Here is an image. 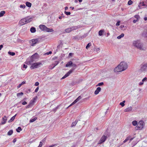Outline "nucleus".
Segmentation results:
<instances>
[{"label":"nucleus","mask_w":147,"mask_h":147,"mask_svg":"<svg viewBox=\"0 0 147 147\" xmlns=\"http://www.w3.org/2000/svg\"><path fill=\"white\" fill-rule=\"evenodd\" d=\"M118 67H120V70L122 71L127 68V65L125 62H122L118 65Z\"/></svg>","instance_id":"obj_1"},{"label":"nucleus","mask_w":147,"mask_h":147,"mask_svg":"<svg viewBox=\"0 0 147 147\" xmlns=\"http://www.w3.org/2000/svg\"><path fill=\"white\" fill-rule=\"evenodd\" d=\"M133 45L140 49H142L143 45L138 40L134 41L133 43Z\"/></svg>","instance_id":"obj_2"},{"label":"nucleus","mask_w":147,"mask_h":147,"mask_svg":"<svg viewBox=\"0 0 147 147\" xmlns=\"http://www.w3.org/2000/svg\"><path fill=\"white\" fill-rule=\"evenodd\" d=\"M41 39L40 38H36L33 39L30 41V43L32 46H34L36 44L40 42Z\"/></svg>","instance_id":"obj_3"},{"label":"nucleus","mask_w":147,"mask_h":147,"mask_svg":"<svg viewBox=\"0 0 147 147\" xmlns=\"http://www.w3.org/2000/svg\"><path fill=\"white\" fill-rule=\"evenodd\" d=\"M40 65H42V63L41 62L34 63L31 64L30 67V68L31 69L37 68L40 67Z\"/></svg>","instance_id":"obj_4"},{"label":"nucleus","mask_w":147,"mask_h":147,"mask_svg":"<svg viewBox=\"0 0 147 147\" xmlns=\"http://www.w3.org/2000/svg\"><path fill=\"white\" fill-rule=\"evenodd\" d=\"M78 28L77 26H73L70 28H68L65 29L64 33H69L71 31L76 30Z\"/></svg>","instance_id":"obj_5"},{"label":"nucleus","mask_w":147,"mask_h":147,"mask_svg":"<svg viewBox=\"0 0 147 147\" xmlns=\"http://www.w3.org/2000/svg\"><path fill=\"white\" fill-rule=\"evenodd\" d=\"M107 138V136L104 135L101 137L100 140L99 141L98 144H101L105 142Z\"/></svg>","instance_id":"obj_6"},{"label":"nucleus","mask_w":147,"mask_h":147,"mask_svg":"<svg viewBox=\"0 0 147 147\" xmlns=\"http://www.w3.org/2000/svg\"><path fill=\"white\" fill-rule=\"evenodd\" d=\"M75 68H73V69H70L66 74H65V75L63 76L61 79H65L67 77H68L69 76L70 74L74 70Z\"/></svg>","instance_id":"obj_7"},{"label":"nucleus","mask_w":147,"mask_h":147,"mask_svg":"<svg viewBox=\"0 0 147 147\" xmlns=\"http://www.w3.org/2000/svg\"><path fill=\"white\" fill-rule=\"evenodd\" d=\"M26 24L27 23L26 22V19L25 18L20 20L19 22V24L20 26H23Z\"/></svg>","instance_id":"obj_8"},{"label":"nucleus","mask_w":147,"mask_h":147,"mask_svg":"<svg viewBox=\"0 0 147 147\" xmlns=\"http://www.w3.org/2000/svg\"><path fill=\"white\" fill-rule=\"evenodd\" d=\"M145 30L142 33V36L144 37H147V25L145 26L144 28Z\"/></svg>","instance_id":"obj_9"},{"label":"nucleus","mask_w":147,"mask_h":147,"mask_svg":"<svg viewBox=\"0 0 147 147\" xmlns=\"http://www.w3.org/2000/svg\"><path fill=\"white\" fill-rule=\"evenodd\" d=\"M146 2V3H144V1H143L142 2H140V3L139 5L138 6L140 9L142 8L141 7V6H146V7L147 8V7H146V2Z\"/></svg>","instance_id":"obj_10"},{"label":"nucleus","mask_w":147,"mask_h":147,"mask_svg":"<svg viewBox=\"0 0 147 147\" xmlns=\"http://www.w3.org/2000/svg\"><path fill=\"white\" fill-rule=\"evenodd\" d=\"M138 124V125L141 126V127H142V129H143L145 125V123L143 121L141 120L139 121Z\"/></svg>","instance_id":"obj_11"},{"label":"nucleus","mask_w":147,"mask_h":147,"mask_svg":"<svg viewBox=\"0 0 147 147\" xmlns=\"http://www.w3.org/2000/svg\"><path fill=\"white\" fill-rule=\"evenodd\" d=\"M40 28L42 30L45 31L47 27L44 25H40L39 26Z\"/></svg>","instance_id":"obj_12"},{"label":"nucleus","mask_w":147,"mask_h":147,"mask_svg":"<svg viewBox=\"0 0 147 147\" xmlns=\"http://www.w3.org/2000/svg\"><path fill=\"white\" fill-rule=\"evenodd\" d=\"M31 58H33L35 60L36 59H38L39 57L37 53H35L34 55L31 56Z\"/></svg>","instance_id":"obj_13"},{"label":"nucleus","mask_w":147,"mask_h":147,"mask_svg":"<svg viewBox=\"0 0 147 147\" xmlns=\"http://www.w3.org/2000/svg\"><path fill=\"white\" fill-rule=\"evenodd\" d=\"M7 120L6 117L5 116L2 118V121L1 124V125L5 124L6 123Z\"/></svg>","instance_id":"obj_14"},{"label":"nucleus","mask_w":147,"mask_h":147,"mask_svg":"<svg viewBox=\"0 0 147 147\" xmlns=\"http://www.w3.org/2000/svg\"><path fill=\"white\" fill-rule=\"evenodd\" d=\"M25 18L26 19V22L27 24L31 22L32 19V18L29 17H27Z\"/></svg>","instance_id":"obj_15"},{"label":"nucleus","mask_w":147,"mask_h":147,"mask_svg":"<svg viewBox=\"0 0 147 147\" xmlns=\"http://www.w3.org/2000/svg\"><path fill=\"white\" fill-rule=\"evenodd\" d=\"M131 137L130 136H129L128 137H127L123 141V143H125L129 140H130V141H131V140H132L134 138H131Z\"/></svg>","instance_id":"obj_16"},{"label":"nucleus","mask_w":147,"mask_h":147,"mask_svg":"<svg viewBox=\"0 0 147 147\" xmlns=\"http://www.w3.org/2000/svg\"><path fill=\"white\" fill-rule=\"evenodd\" d=\"M72 64L73 62L71 61H70L67 63L66 65L65 66L67 67H70L72 66Z\"/></svg>","instance_id":"obj_17"},{"label":"nucleus","mask_w":147,"mask_h":147,"mask_svg":"<svg viewBox=\"0 0 147 147\" xmlns=\"http://www.w3.org/2000/svg\"><path fill=\"white\" fill-rule=\"evenodd\" d=\"M101 88L100 87H98L94 92V94L96 95L98 94L99 92L101 91Z\"/></svg>","instance_id":"obj_18"},{"label":"nucleus","mask_w":147,"mask_h":147,"mask_svg":"<svg viewBox=\"0 0 147 147\" xmlns=\"http://www.w3.org/2000/svg\"><path fill=\"white\" fill-rule=\"evenodd\" d=\"M147 67L146 63L142 65V66L141 67V69L142 71H145L146 70Z\"/></svg>","instance_id":"obj_19"},{"label":"nucleus","mask_w":147,"mask_h":147,"mask_svg":"<svg viewBox=\"0 0 147 147\" xmlns=\"http://www.w3.org/2000/svg\"><path fill=\"white\" fill-rule=\"evenodd\" d=\"M132 108L131 107H130L125 109L124 111L125 112H128L131 111L132 110Z\"/></svg>","instance_id":"obj_20"},{"label":"nucleus","mask_w":147,"mask_h":147,"mask_svg":"<svg viewBox=\"0 0 147 147\" xmlns=\"http://www.w3.org/2000/svg\"><path fill=\"white\" fill-rule=\"evenodd\" d=\"M114 71L115 72H119L122 71L120 70V67H118V66L114 69Z\"/></svg>","instance_id":"obj_21"},{"label":"nucleus","mask_w":147,"mask_h":147,"mask_svg":"<svg viewBox=\"0 0 147 147\" xmlns=\"http://www.w3.org/2000/svg\"><path fill=\"white\" fill-rule=\"evenodd\" d=\"M35 60L33 58H31V57L28 63H29V64H31L32 62L34 61Z\"/></svg>","instance_id":"obj_22"},{"label":"nucleus","mask_w":147,"mask_h":147,"mask_svg":"<svg viewBox=\"0 0 147 147\" xmlns=\"http://www.w3.org/2000/svg\"><path fill=\"white\" fill-rule=\"evenodd\" d=\"M54 31L51 28L50 29L49 28L47 27V28L46 29V30L45 31L47 32H53Z\"/></svg>","instance_id":"obj_23"},{"label":"nucleus","mask_w":147,"mask_h":147,"mask_svg":"<svg viewBox=\"0 0 147 147\" xmlns=\"http://www.w3.org/2000/svg\"><path fill=\"white\" fill-rule=\"evenodd\" d=\"M139 125H138V124H137V125L135 127V129L136 130H138V129L139 130H142V127H141V126H140L139 127Z\"/></svg>","instance_id":"obj_24"},{"label":"nucleus","mask_w":147,"mask_h":147,"mask_svg":"<svg viewBox=\"0 0 147 147\" xmlns=\"http://www.w3.org/2000/svg\"><path fill=\"white\" fill-rule=\"evenodd\" d=\"M17 114H16L14 116H13L8 121V122L10 123L12 122L14 120V119H15V117L16 115Z\"/></svg>","instance_id":"obj_25"},{"label":"nucleus","mask_w":147,"mask_h":147,"mask_svg":"<svg viewBox=\"0 0 147 147\" xmlns=\"http://www.w3.org/2000/svg\"><path fill=\"white\" fill-rule=\"evenodd\" d=\"M78 122V120H76L75 121L72 122L71 125V127H73L75 126Z\"/></svg>","instance_id":"obj_26"},{"label":"nucleus","mask_w":147,"mask_h":147,"mask_svg":"<svg viewBox=\"0 0 147 147\" xmlns=\"http://www.w3.org/2000/svg\"><path fill=\"white\" fill-rule=\"evenodd\" d=\"M30 31L32 33H34L36 31V28L34 27H32L30 29Z\"/></svg>","instance_id":"obj_27"},{"label":"nucleus","mask_w":147,"mask_h":147,"mask_svg":"<svg viewBox=\"0 0 147 147\" xmlns=\"http://www.w3.org/2000/svg\"><path fill=\"white\" fill-rule=\"evenodd\" d=\"M82 98V97L81 96H79L74 101V103H76L78 101Z\"/></svg>","instance_id":"obj_28"},{"label":"nucleus","mask_w":147,"mask_h":147,"mask_svg":"<svg viewBox=\"0 0 147 147\" xmlns=\"http://www.w3.org/2000/svg\"><path fill=\"white\" fill-rule=\"evenodd\" d=\"M104 30H100L98 32L99 35L100 36H102L103 35V34L104 32Z\"/></svg>","instance_id":"obj_29"},{"label":"nucleus","mask_w":147,"mask_h":147,"mask_svg":"<svg viewBox=\"0 0 147 147\" xmlns=\"http://www.w3.org/2000/svg\"><path fill=\"white\" fill-rule=\"evenodd\" d=\"M26 4L27 7H30L32 5L31 3H30L28 2H26Z\"/></svg>","instance_id":"obj_30"},{"label":"nucleus","mask_w":147,"mask_h":147,"mask_svg":"<svg viewBox=\"0 0 147 147\" xmlns=\"http://www.w3.org/2000/svg\"><path fill=\"white\" fill-rule=\"evenodd\" d=\"M13 132V130H10L8 132L7 135L8 136H11Z\"/></svg>","instance_id":"obj_31"},{"label":"nucleus","mask_w":147,"mask_h":147,"mask_svg":"<svg viewBox=\"0 0 147 147\" xmlns=\"http://www.w3.org/2000/svg\"><path fill=\"white\" fill-rule=\"evenodd\" d=\"M37 119V117H35L34 118L30 119V123L36 121Z\"/></svg>","instance_id":"obj_32"},{"label":"nucleus","mask_w":147,"mask_h":147,"mask_svg":"<svg viewBox=\"0 0 147 147\" xmlns=\"http://www.w3.org/2000/svg\"><path fill=\"white\" fill-rule=\"evenodd\" d=\"M124 34L123 33H122L121 35L119 36H118L117 37V38L118 39H120L121 38L123 37L124 36Z\"/></svg>","instance_id":"obj_33"},{"label":"nucleus","mask_w":147,"mask_h":147,"mask_svg":"<svg viewBox=\"0 0 147 147\" xmlns=\"http://www.w3.org/2000/svg\"><path fill=\"white\" fill-rule=\"evenodd\" d=\"M132 123L133 125L135 126L138 124V122L136 121H132Z\"/></svg>","instance_id":"obj_34"},{"label":"nucleus","mask_w":147,"mask_h":147,"mask_svg":"<svg viewBox=\"0 0 147 147\" xmlns=\"http://www.w3.org/2000/svg\"><path fill=\"white\" fill-rule=\"evenodd\" d=\"M5 13V11H1L0 12V17L3 16Z\"/></svg>","instance_id":"obj_35"},{"label":"nucleus","mask_w":147,"mask_h":147,"mask_svg":"<svg viewBox=\"0 0 147 147\" xmlns=\"http://www.w3.org/2000/svg\"><path fill=\"white\" fill-rule=\"evenodd\" d=\"M8 54L9 55H11L12 56H14L15 54V53L14 52H10V51H9L8 52Z\"/></svg>","instance_id":"obj_36"},{"label":"nucleus","mask_w":147,"mask_h":147,"mask_svg":"<svg viewBox=\"0 0 147 147\" xmlns=\"http://www.w3.org/2000/svg\"><path fill=\"white\" fill-rule=\"evenodd\" d=\"M22 130L21 127H18V129H16V131L18 132H20V131H22Z\"/></svg>","instance_id":"obj_37"},{"label":"nucleus","mask_w":147,"mask_h":147,"mask_svg":"<svg viewBox=\"0 0 147 147\" xmlns=\"http://www.w3.org/2000/svg\"><path fill=\"white\" fill-rule=\"evenodd\" d=\"M32 105V102H30L29 104L26 107V109L29 108L31 107Z\"/></svg>","instance_id":"obj_38"},{"label":"nucleus","mask_w":147,"mask_h":147,"mask_svg":"<svg viewBox=\"0 0 147 147\" xmlns=\"http://www.w3.org/2000/svg\"><path fill=\"white\" fill-rule=\"evenodd\" d=\"M91 42L89 43L86 45V49H88L89 47L91 46Z\"/></svg>","instance_id":"obj_39"},{"label":"nucleus","mask_w":147,"mask_h":147,"mask_svg":"<svg viewBox=\"0 0 147 147\" xmlns=\"http://www.w3.org/2000/svg\"><path fill=\"white\" fill-rule=\"evenodd\" d=\"M94 51H95L97 53H98L99 52V51L100 50V49L99 48H94Z\"/></svg>","instance_id":"obj_40"},{"label":"nucleus","mask_w":147,"mask_h":147,"mask_svg":"<svg viewBox=\"0 0 147 147\" xmlns=\"http://www.w3.org/2000/svg\"><path fill=\"white\" fill-rule=\"evenodd\" d=\"M54 64H52L49 67V69H51L54 68L55 67H54Z\"/></svg>","instance_id":"obj_41"},{"label":"nucleus","mask_w":147,"mask_h":147,"mask_svg":"<svg viewBox=\"0 0 147 147\" xmlns=\"http://www.w3.org/2000/svg\"><path fill=\"white\" fill-rule=\"evenodd\" d=\"M104 85V83L103 82H101L100 83H99L98 84H97L96 85V86H101Z\"/></svg>","instance_id":"obj_42"},{"label":"nucleus","mask_w":147,"mask_h":147,"mask_svg":"<svg viewBox=\"0 0 147 147\" xmlns=\"http://www.w3.org/2000/svg\"><path fill=\"white\" fill-rule=\"evenodd\" d=\"M72 66L73 67L72 69L74 68H75V70L76 69V68L77 67V66L75 64H74L73 63V64L72 65Z\"/></svg>","instance_id":"obj_43"},{"label":"nucleus","mask_w":147,"mask_h":147,"mask_svg":"<svg viewBox=\"0 0 147 147\" xmlns=\"http://www.w3.org/2000/svg\"><path fill=\"white\" fill-rule=\"evenodd\" d=\"M68 16L70 15L71 14V13L70 12H67L65 11L64 12Z\"/></svg>","instance_id":"obj_44"},{"label":"nucleus","mask_w":147,"mask_h":147,"mask_svg":"<svg viewBox=\"0 0 147 147\" xmlns=\"http://www.w3.org/2000/svg\"><path fill=\"white\" fill-rule=\"evenodd\" d=\"M132 3L133 2L131 0H129L128 2V4L129 5H131Z\"/></svg>","instance_id":"obj_45"},{"label":"nucleus","mask_w":147,"mask_h":147,"mask_svg":"<svg viewBox=\"0 0 147 147\" xmlns=\"http://www.w3.org/2000/svg\"><path fill=\"white\" fill-rule=\"evenodd\" d=\"M23 94H23V92H21L20 93H17V96H20V95H23Z\"/></svg>","instance_id":"obj_46"},{"label":"nucleus","mask_w":147,"mask_h":147,"mask_svg":"<svg viewBox=\"0 0 147 147\" xmlns=\"http://www.w3.org/2000/svg\"><path fill=\"white\" fill-rule=\"evenodd\" d=\"M134 17H135V18H136L137 20H138L139 19L140 16H139V15H135V16H134Z\"/></svg>","instance_id":"obj_47"},{"label":"nucleus","mask_w":147,"mask_h":147,"mask_svg":"<svg viewBox=\"0 0 147 147\" xmlns=\"http://www.w3.org/2000/svg\"><path fill=\"white\" fill-rule=\"evenodd\" d=\"M26 7V5H21L20 6V8H23V9H24Z\"/></svg>","instance_id":"obj_48"},{"label":"nucleus","mask_w":147,"mask_h":147,"mask_svg":"<svg viewBox=\"0 0 147 147\" xmlns=\"http://www.w3.org/2000/svg\"><path fill=\"white\" fill-rule=\"evenodd\" d=\"M59 63V61H56L55 63H53L54 64V67H55L56 65H57Z\"/></svg>","instance_id":"obj_49"},{"label":"nucleus","mask_w":147,"mask_h":147,"mask_svg":"<svg viewBox=\"0 0 147 147\" xmlns=\"http://www.w3.org/2000/svg\"><path fill=\"white\" fill-rule=\"evenodd\" d=\"M147 81V78L145 77L142 80V82H144L145 81Z\"/></svg>","instance_id":"obj_50"},{"label":"nucleus","mask_w":147,"mask_h":147,"mask_svg":"<svg viewBox=\"0 0 147 147\" xmlns=\"http://www.w3.org/2000/svg\"><path fill=\"white\" fill-rule=\"evenodd\" d=\"M52 53V52L51 51H49V52L46 53H45V55H49L50 54H51Z\"/></svg>","instance_id":"obj_51"},{"label":"nucleus","mask_w":147,"mask_h":147,"mask_svg":"<svg viewBox=\"0 0 147 147\" xmlns=\"http://www.w3.org/2000/svg\"><path fill=\"white\" fill-rule=\"evenodd\" d=\"M42 142L41 141L40 142L39 145L38 147H41L42 146Z\"/></svg>","instance_id":"obj_52"},{"label":"nucleus","mask_w":147,"mask_h":147,"mask_svg":"<svg viewBox=\"0 0 147 147\" xmlns=\"http://www.w3.org/2000/svg\"><path fill=\"white\" fill-rule=\"evenodd\" d=\"M120 21H118L117 23H116V25L117 26H119L120 25Z\"/></svg>","instance_id":"obj_53"},{"label":"nucleus","mask_w":147,"mask_h":147,"mask_svg":"<svg viewBox=\"0 0 147 147\" xmlns=\"http://www.w3.org/2000/svg\"><path fill=\"white\" fill-rule=\"evenodd\" d=\"M121 28H122L123 29V28H125V29H125L126 28V26H124V25H121V26H120Z\"/></svg>","instance_id":"obj_54"},{"label":"nucleus","mask_w":147,"mask_h":147,"mask_svg":"<svg viewBox=\"0 0 147 147\" xmlns=\"http://www.w3.org/2000/svg\"><path fill=\"white\" fill-rule=\"evenodd\" d=\"M59 106L53 109V111L55 112L57 110V109L58 108Z\"/></svg>","instance_id":"obj_55"},{"label":"nucleus","mask_w":147,"mask_h":147,"mask_svg":"<svg viewBox=\"0 0 147 147\" xmlns=\"http://www.w3.org/2000/svg\"><path fill=\"white\" fill-rule=\"evenodd\" d=\"M39 84V83L38 82H36L35 83V85L36 86H38Z\"/></svg>","instance_id":"obj_56"},{"label":"nucleus","mask_w":147,"mask_h":147,"mask_svg":"<svg viewBox=\"0 0 147 147\" xmlns=\"http://www.w3.org/2000/svg\"><path fill=\"white\" fill-rule=\"evenodd\" d=\"M38 89H39V87H37L36 88L34 92H37L38 91Z\"/></svg>","instance_id":"obj_57"},{"label":"nucleus","mask_w":147,"mask_h":147,"mask_svg":"<svg viewBox=\"0 0 147 147\" xmlns=\"http://www.w3.org/2000/svg\"><path fill=\"white\" fill-rule=\"evenodd\" d=\"M22 104L24 105H25L27 104V102L26 101H24L22 102Z\"/></svg>","instance_id":"obj_58"},{"label":"nucleus","mask_w":147,"mask_h":147,"mask_svg":"<svg viewBox=\"0 0 147 147\" xmlns=\"http://www.w3.org/2000/svg\"><path fill=\"white\" fill-rule=\"evenodd\" d=\"M119 104L122 107H123L125 105V104L123 103L122 102H120Z\"/></svg>","instance_id":"obj_59"},{"label":"nucleus","mask_w":147,"mask_h":147,"mask_svg":"<svg viewBox=\"0 0 147 147\" xmlns=\"http://www.w3.org/2000/svg\"><path fill=\"white\" fill-rule=\"evenodd\" d=\"M27 67V66L25 64H24L23 65V67L24 68H25V69H26Z\"/></svg>","instance_id":"obj_60"},{"label":"nucleus","mask_w":147,"mask_h":147,"mask_svg":"<svg viewBox=\"0 0 147 147\" xmlns=\"http://www.w3.org/2000/svg\"><path fill=\"white\" fill-rule=\"evenodd\" d=\"M22 85L21 84H19L17 86V88H20L21 87V86H22Z\"/></svg>","instance_id":"obj_61"},{"label":"nucleus","mask_w":147,"mask_h":147,"mask_svg":"<svg viewBox=\"0 0 147 147\" xmlns=\"http://www.w3.org/2000/svg\"><path fill=\"white\" fill-rule=\"evenodd\" d=\"M74 101L70 105H69L68 107L72 106V105H74L76 103H74Z\"/></svg>","instance_id":"obj_62"},{"label":"nucleus","mask_w":147,"mask_h":147,"mask_svg":"<svg viewBox=\"0 0 147 147\" xmlns=\"http://www.w3.org/2000/svg\"><path fill=\"white\" fill-rule=\"evenodd\" d=\"M143 84V82H140L139 84L140 86H141V85H142Z\"/></svg>","instance_id":"obj_63"},{"label":"nucleus","mask_w":147,"mask_h":147,"mask_svg":"<svg viewBox=\"0 0 147 147\" xmlns=\"http://www.w3.org/2000/svg\"><path fill=\"white\" fill-rule=\"evenodd\" d=\"M3 47V46L2 45H0V50H1L2 48Z\"/></svg>","instance_id":"obj_64"}]
</instances>
